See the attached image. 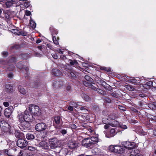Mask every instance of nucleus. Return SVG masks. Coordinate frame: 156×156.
<instances>
[{
  "label": "nucleus",
  "mask_w": 156,
  "mask_h": 156,
  "mask_svg": "<svg viewBox=\"0 0 156 156\" xmlns=\"http://www.w3.org/2000/svg\"><path fill=\"white\" fill-rule=\"evenodd\" d=\"M16 57L13 56L9 59V61H2V62L3 65L2 67L7 70H12L14 69L15 66L12 63L16 62Z\"/></svg>",
  "instance_id": "nucleus-1"
},
{
  "label": "nucleus",
  "mask_w": 156,
  "mask_h": 156,
  "mask_svg": "<svg viewBox=\"0 0 156 156\" xmlns=\"http://www.w3.org/2000/svg\"><path fill=\"white\" fill-rule=\"evenodd\" d=\"M22 116L21 115H20L18 116V117L20 124V129L23 131V130H27L29 128L30 126L29 122L30 121L22 119Z\"/></svg>",
  "instance_id": "nucleus-2"
},
{
  "label": "nucleus",
  "mask_w": 156,
  "mask_h": 156,
  "mask_svg": "<svg viewBox=\"0 0 156 156\" xmlns=\"http://www.w3.org/2000/svg\"><path fill=\"white\" fill-rule=\"evenodd\" d=\"M29 111L34 116H37L41 114V110L38 106L30 105H29Z\"/></svg>",
  "instance_id": "nucleus-3"
},
{
  "label": "nucleus",
  "mask_w": 156,
  "mask_h": 156,
  "mask_svg": "<svg viewBox=\"0 0 156 156\" xmlns=\"http://www.w3.org/2000/svg\"><path fill=\"white\" fill-rule=\"evenodd\" d=\"M20 115L22 116V119H23L24 120L32 121H33L34 119L31 112H29L27 110H26L24 112L19 114L18 116Z\"/></svg>",
  "instance_id": "nucleus-4"
},
{
  "label": "nucleus",
  "mask_w": 156,
  "mask_h": 156,
  "mask_svg": "<svg viewBox=\"0 0 156 156\" xmlns=\"http://www.w3.org/2000/svg\"><path fill=\"white\" fill-rule=\"evenodd\" d=\"M16 66L17 67L20 69L24 68L26 72V75L28 76L29 75V68L28 67L27 63L26 61H20L17 64Z\"/></svg>",
  "instance_id": "nucleus-5"
},
{
  "label": "nucleus",
  "mask_w": 156,
  "mask_h": 156,
  "mask_svg": "<svg viewBox=\"0 0 156 156\" xmlns=\"http://www.w3.org/2000/svg\"><path fill=\"white\" fill-rule=\"evenodd\" d=\"M46 124L44 122L37 124L35 126V129L37 131L41 132L45 130L47 128Z\"/></svg>",
  "instance_id": "nucleus-6"
},
{
  "label": "nucleus",
  "mask_w": 156,
  "mask_h": 156,
  "mask_svg": "<svg viewBox=\"0 0 156 156\" xmlns=\"http://www.w3.org/2000/svg\"><path fill=\"white\" fill-rule=\"evenodd\" d=\"M28 144L27 141L24 139H20L17 141V145L21 148H23L27 146Z\"/></svg>",
  "instance_id": "nucleus-7"
},
{
  "label": "nucleus",
  "mask_w": 156,
  "mask_h": 156,
  "mask_svg": "<svg viewBox=\"0 0 156 156\" xmlns=\"http://www.w3.org/2000/svg\"><path fill=\"white\" fill-rule=\"evenodd\" d=\"M89 138H85L82 141V144L83 146L87 148L93 147L92 143L90 142Z\"/></svg>",
  "instance_id": "nucleus-8"
},
{
  "label": "nucleus",
  "mask_w": 156,
  "mask_h": 156,
  "mask_svg": "<svg viewBox=\"0 0 156 156\" xmlns=\"http://www.w3.org/2000/svg\"><path fill=\"white\" fill-rule=\"evenodd\" d=\"M122 145L126 149H131L134 147L135 144L133 142L129 141H125L122 143Z\"/></svg>",
  "instance_id": "nucleus-9"
},
{
  "label": "nucleus",
  "mask_w": 156,
  "mask_h": 156,
  "mask_svg": "<svg viewBox=\"0 0 156 156\" xmlns=\"http://www.w3.org/2000/svg\"><path fill=\"white\" fill-rule=\"evenodd\" d=\"M13 108L12 107H9L5 110L4 115L7 118H10L11 114L13 112Z\"/></svg>",
  "instance_id": "nucleus-10"
},
{
  "label": "nucleus",
  "mask_w": 156,
  "mask_h": 156,
  "mask_svg": "<svg viewBox=\"0 0 156 156\" xmlns=\"http://www.w3.org/2000/svg\"><path fill=\"white\" fill-rule=\"evenodd\" d=\"M104 133L106 137L110 138L113 137L117 133V132L114 129L112 128L109 133H107L105 131H104Z\"/></svg>",
  "instance_id": "nucleus-11"
},
{
  "label": "nucleus",
  "mask_w": 156,
  "mask_h": 156,
  "mask_svg": "<svg viewBox=\"0 0 156 156\" xmlns=\"http://www.w3.org/2000/svg\"><path fill=\"white\" fill-rule=\"evenodd\" d=\"M12 32L18 35H21L26 36L27 34V32H24L21 30L20 29H18L17 28L12 29Z\"/></svg>",
  "instance_id": "nucleus-12"
},
{
  "label": "nucleus",
  "mask_w": 156,
  "mask_h": 156,
  "mask_svg": "<svg viewBox=\"0 0 156 156\" xmlns=\"http://www.w3.org/2000/svg\"><path fill=\"white\" fill-rule=\"evenodd\" d=\"M18 0H7L5 3V8H9L12 6H15Z\"/></svg>",
  "instance_id": "nucleus-13"
},
{
  "label": "nucleus",
  "mask_w": 156,
  "mask_h": 156,
  "mask_svg": "<svg viewBox=\"0 0 156 156\" xmlns=\"http://www.w3.org/2000/svg\"><path fill=\"white\" fill-rule=\"evenodd\" d=\"M84 85L86 87H89L94 90L96 91L98 90V88L95 87L93 84H95L94 83L90 82L87 81H84L83 82Z\"/></svg>",
  "instance_id": "nucleus-14"
},
{
  "label": "nucleus",
  "mask_w": 156,
  "mask_h": 156,
  "mask_svg": "<svg viewBox=\"0 0 156 156\" xmlns=\"http://www.w3.org/2000/svg\"><path fill=\"white\" fill-rule=\"evenodd\" d=\"M37 146L44 149L47 150L49 148L48 143L45 141L40 142L38 144Z\"/></svg>",
  "instance_id": "nucleus-15"
},
{
  "label": "nucleus",
  "mask_w": 156,
  "mask_h": 156,
  "mask_svg": "<svg viewBox=\"0 0 156 156\" xmlns=\"http://www.w3.org/2000/svg\"><path fill=\"white\" fill-rule=\"evenodd\" d=\"M6 125H9V124L4 120H2L0 122V126L1 127H2L3 130L5 132H8L9 130V129L6 127Z\"/></svg>",
  "instance_id": "nucleus-16"
},
{
  "label": "nucleus",
  "mask_w": 156,
  "mask_h": 156,
  "mask_svg": "<svg viewBox=\"0 0 156 156\" xmlns=\"http://www.w3.org/2000/svg\"><path fill=\"white\" fill-rule=\"evenodd\" d=\"M68 147L72 149L76 148L78 146L77 143L75 141L70 140L68 144Z\"/></svg>",
  "instance_id": "nucleus-17"
},
{
  "label": "nucleus",
  "mask_w": 156,
  "mask_h": 156,
  "mask_svg": "<svg viewBox=\"0 0 156 156\" xmlns=\"http://www.w3.org/2000/svg\"><path fill=\"white\" fill-rule=\"evenodd\" d=\"M50 146L51 149H54L58 147V144L57 140L52 139L49 142Z\"/></svg>",
  "instance_id": "nucleus-18"
},
{
  "label": "nucleus",
  "mask_w": 156,
  "mask_h": 156,
  "mask_svg": "<svg viewBox=\"0 0 156 156\" xmlns=\"http://www.w3.org/2000/svg\"><path fill=\"white\" fill-rule=\"evenodd\" d=\"M124 148L122 146L115 145V153L121 154L123 152Z\"/></svg>",
  "instance_id": "nucleus-19"
},
{
  "label": "nucleus",
  "mask_w": 156,
  "mask_h": 156,
  "mask_svg": "<svg viewBox=\"0 0 156 156\" xmlns=\"http://www.w3.org/2000/svg\"><path fill=\"white\" fill-rule=\"evenodd\" d=\"M67 74L68 76L72 79H75L76 78L77 73L74 70H70Z\"/></svg>",
  "instance_id": "nucleus-20"
},
{
  "label": "nucleus",
  "mask_w": 156,
  "mask_h": 156,
  "mask_svg": "<svg viewBox=\"0 0 156 156\" xmlns=\"http://www.w3.org/2000/svg\"><path fill=\"white\" fill-rule=\"evenodd\" d=\"M52 72L53 75L56 76H61L62 75L61 71L57 69H52Z\"/></svg>",
  "instance_id": "nucleus-21"
},
{
  "label": "nucleus",
  "mask_w": 156,
  "mask_h": 156,
  "mask_svg": "<svg viewBox=\"0 0 156 156\" xmlns=\"http://www.w3.org/2000/svg\"><path fill=\"white\" fill-rule=\"evenodd\" d=\"M50 30L51 34L52 37L55 36L54 35H57L58 33V31L53 26H51L49 28Z\"/></svg>",
  "instance_id": "nucleus-22"
},
{
  "label": "nucleus",
  "mask_w": 156,
  "mask_h": 156,
  "mask_svg": "<svg viewBox=\"0 0 156 156\" xmlns=\"http://www.w3.org/2000/svg\"><path fill=\"white\" fill-rule=\"evenodd\" d=\"M5 90L7 92L12 93L14 90L12 86L10 84H7L5 86Z\"/></svg>",
  "instance_id": "nucleus-23"
},
{
  "label": "nucleus",
  "mask_w": 156,
  "mask_h": 156,
  "mask_svg": "<svg viewBox=\"0 0 156 156\" xmlns=\"http://www.w3.org/2000/svg\"><path fill=\"white\" fill-rule=\"evenodd\" d=\"M63 82L62 81H56L53 83V86L55 88H58L62 86Z\"/></svg>",
  "instance_id": "nucleus-24"
},
{
  "label": "nucleus",
  "mask_w": 156,
  "mask_h": 156,
  "mask_svg": "<svg viewBox=\"0 0 156 156\" xmlns=\"http://www.w3.org/2000/svg\"><path fill=\"white\" fill-rule=\"evenodd\" d=\"M89 138L90 142L92 143V144L93 147L94 146V145L96 144L98 141V139L97 137L93 136L91 138Z\"/></svg>",
  "instance_id": "nucleus-25"
},
{
  "label": "nucleus",
  "mask_w": 156,
  "mask_h": 156,
  "mask_svg": "<svg viewBox=\"0 0 156 156\" xmlns=\"http://www.w3.org/2000/svg\"><path fill=\"white\" fill-rule=\"evenodd\" d=\"M119 91H116L115 92H111L110 93L111 95L116 98H119L120 95L119 94Z\"/></svg>",
  "instance_id": "nucleus-26"
},
{
  "label": "nucleus",
  "mask_w": 156,
  "mask_h": 156,
  "mask_svg": "<svg viewBox=\"0 0 156 156\" xmlns=\"http://www.w3.org/2000/svg\"><path fill=\"white\" fill-rule=\"evenodd\" d=\"M128 81L129 82L136 85L140 83V80H137L134 78H133L132 79H129Z\"/></svg>",
  "instance_id": "nucleus-27"
},
{
  "label": "nucleus",
  "mask_w": 156,
  "mask_h": 156,
  "mask_svg": "<svg viewBox=\"0 0 156 156\" xmlns=\"http://www.w3.org/2000/svg\"><path fill=\"white\" fill-rule=\"evenodd\" d=\"M138 151L137 150H133L131 152V154H130L129 156H142V155L139 153L136 152Z\"/></svg>",
  "instance_id": "nucleus-28"
},
{
  "label": "nucleus",
  "mask_w": 156,
  "mask_h": 156,
  "mask_svg": "<svg viewBox=\"0 0 156 156\" xmlns=\"http://www.w3.org/2000/svg\"><path fill=\"white\" fill-rule=\"evenodd\" d=\"M81 96L86 101H89L90 100V98L89 96L86 94L82 93L81 94Z\"/></svg>",
  "instance_id": "nucleus-29"
},
{
  "label": "nucleus",
  "mask_w": 156,
  "mask_h": 156,
  "mask_svg": "<svg viewBox=\"0 0 156 156\" xmlns=\"http://www.w3.org/2000/svg\"><path fill=\"white\" fill-rule=\"evenodd\" d=\"M54 119L55 123L57 125L60 124L62 122V119L59 116L55 117Z\"/></svg>",
  "instance_id": "nucleus-30"
},
{
  "label": "nucleus",
  "mask_w": 156,
  "mask_h": 156,
  "mask_svg": "<svg viewBox=\"0 0 156 156\" xmlns=\"http://www.w3.org/2000/svg\"><path fill=\"white\" fill-rule=\"evenodd\" d=\"M109 124L111 126L115 127L119 125V122L115 120H113L111 122H109Z\"/></svg>",
  "instance_id": "nucleus-31"
},
{
  "label": "nucleus",
  "mask_w": 156,
  "mask_h": 156,
  "mask_svg": "<svg viewBox=\"0 0 156 156\" xmlns=\"http://www.w3.org/2000/svg\"><path fill=\"white\" fill-rule=\"evenodd\" d=\"M26 137L27 140H30L34 139L35 138L34 134L30 133H27L26 135Z\"/></svg>",
  "instance_id": "nucleus-32"
},
{
  "label": "nucleus",
  "mask_w": 156,
  "mask_h": 156,
  "mask_svg": "<svg viewBox=\"0 0 156 156\" xmlns=\"http://www.w3.org/2000/svg\"><path fill=\"white\" fill-rule=\"evenodd\" d=\"M18 88L19 91L20 93L23 94H26V90L22 86L20 85L18 87Z\"/></svg>",
  "instance_id": "nucleus-33"
},
{
  "label": "nucleus",
  "mask_w": 156,
  "mask_h": 156,
  "mask_svg": "<svg viewBox=\"0 0 156 156\" xmlns=\"http://www.w3.org/2000/svg\"><path fill=\"white\" fill-rule=\"evenodd\" d=\"M68 152V150L65 148H63L61 149L59 151V153L62 154L63 155H66L67 154Z\"/></svg>",
  "instance_id": "nucleus-34"
},
{
  "label": "nucleus",
  "mask_w": 156,
  "mask_h": 156,
  "mask_svg": "<svg viewBox=\"0 0 156 156\" xmlns=\"http://www.w3.org/2000/svg\"><path fill=\"white\" fill-rule=\"evenodd\" d=\"M30 26L33 29H34L36 26V24L35 21L30 18Z\"/></svg>",
  "instance_id": "nucleus-35"
},
{
  "label": "nucleus",
  "mask_w": 156,
  "mask_h": 156,
  "mask_svg": "<svg viewBox=\"0 0 156 156\" xmlns=\"http://www.w3.org/2000/svg\"><path fill=\"white\" fill-rule=\"evenodd\" d=\"M69 105H71L73 106L74 107L77 108L78 105H80L78 104V103L74 101H71L69 103Z\"/></svg>",
  "instance_id": "nucleus-36"
},
{
  "label": "nucleus",
  "mask_w": 156,
  "mask_h": 156,
  "mask_svg": "<svg viewBox=\"0 0 156 156\" xmlns=\"http://www.w3.org/2000/svg\"><path fill=\"white\" fill-rule=\"evenodd\" d=\"M47 132H43L41 133V138H42L43 140H46L47 137Z\"/></svg>",
  "instance_id": "nucleus-37"
},
{
  "label": "nucleus",
  "mask_w": 156,
  "mask_h": 156,
  "mask_svg": "<svg viewBox=\"0 0 156 156\" xmlns=\"http://www.w3.org/2000/svg\"><path fill=\"white\" fill-rule=\"evenodd\" d=\"M30 57V55L27 53H24L21 55V57L22 59H27Z\"/></svg>",
  "instance_id": "nucleus-38"
},
{
  "label": "nucleus",
  "mask_w": 156,
  "mask_h": 156,
  "mask_svg": "<svg viewBox=\"0 0 156 156\" xmlns=\"http://www.w3.org/2000/svg\"><path fill=\"white\" fill-rule=\"evenodd\" d=\"M126 88L129 91H134L135 90L133 86L129 85H127Z\"/></svg>",
  "instance_id": "nucleus-39"
},
{
  "label": "nucleus",
  "mask_w": 156,
  "mask_h": 156,
  "mask_svg": "<svg viewBox=\"0 0 156 156\" xmlns=\"http://www.w3.org/2000/svg\"><path fill=\"white\" fill-rule=\"evenodd\" d=\"M103 87L105 89L109 91L111 90L112 89V87L107 83L105 85V86H104Z\"/></svg>",
  "instance_id": "nucleus-40"
},
{
  "label": "nucleus",
  "mask_w": 156,
  "mask_h": 156,
  "mask_svg": "<svg viewBox=\"0 0 156 156\" xmlns=\"http://www.w3.org/2000/svg\"><path fill=\"white\" fill-rule=\"evenodd\" d=\"M100 68L101 70H104L108 72H110L111 70L110 68L104 66H101Z\"/></svg>",
  "instance_id": "nucleus-41"
},
{
  "label": "nucleus",
  "mask_w": 156,
  "mask_h": 156,
  "mask_svg": "<svg viewBox=\"0 0 156 156\" xmlns=\"http://www.w3.org/2000/svg\"><path fill=\"white\" fill-rule=\"evenodd\" d=\"M15 136L17 138H20L21 136V134L20 133L19 131L16 130L15 131Z\"/></svg>",
  "instance_id": "nucleus-42"
},
{
  "label": "nucleus",
  "mask_w": 156,
  "mask_h": 156,
  "mask_svg": "<svg viewBox=\"0 0 156 156\" xmlns=\"http://www.w3.org/2000/svg\"><path fill=\"white\" fill-rule=\"evenodd\" d=\"M97 91L98 93L99 94L102 95H106V92L103 90H102L98 88V90H96Z\"/></svg>",
  "instance_id": "nucleus-43"
},
{
  "label": "nucleus",
  "mask_w": 156,
  "mask_h": 156,
  "mask_svg": "<svg viewBox=\"0 0 156 156\" xmlns=\"http://www.w3.org/2000/svg\"><path fill=\"white\" fill-rule=\"evenodd\" d=\"M69 64L71 65H73L75 64H78V62L76 60H72L70 59L69 60Z\"/></svg>",
  "instance_id": "nucleus-44"
},
{
  "label": "nucleus",
  "mask_w": 156,
  "mask_h": 156,
  "mask_svg": "<svg viewBox=\"0 0 156 156\" xmlns=\"http://www.w3.org/2000/svg\"><path fill=\"white\" fill-rule=\"evenodd\" d=\"M84 78L86 80L89 82H92L94 80L93 79L88 75H86Z\"/></svg>",
  "instance_id": "nucleus-45"
},
{
  "label": "nucleus",
  "mask_w": 156,
  "mask_h": 156,
  "mask_svg": "<svg viewBox=\"0 0 156 156\" xmlns=\"http://www.w3.org/2000/svg\"><path fill=\"white\" fill-rule=\"evenodd\" d=\"M99 84L101 85L102 86H105V85L106 84V83L102 80H99L98 82Z\"/></svg>",
  "instance_id": "nucleus-46"
},
{
  "label": "nucleus",
  "mask_w": 156,
  "mask_h": 156,
  "mask_svg": "<svg viewBox=\"0 0 156 156\" xmlns=\"http://www.w3.org/2000/svg\"><path fill=\"white\" fill-rule=\"evenodd\" d=\"M20 46L19 45L17 44H15L14 45L10 47V49L13 50V49H18Z\"/></svg>",
  "instance_id": "nucleus-47"
},
{
  "label": "nucleus",
  "mask_w": 156,
  "mask_h": 156,
  "mask_svg": "<svg viewBox=\"0 0 156 156\" xmlns=\"http://www.w3.org/2000/svg\"><path fill=\"white\" fill-rule=\"evenodd\" d=\"M115 146L110 145L109 147V150L111 152H113L115 153Z\"/></svg>",
  "instance_id": "nucleus-48"
},
{
  "label": "nucleus",
  "mask_w": 156,
  "mask_h": 156,
  "mask_svg": "<svg viewBox=\"0 0 156 156\" xmlns=\"http://www.w3.org/2000/svg\"><path fill=\"white\" fill-rule=\"evenodd\" d=\"M103 99L106 102L108 103H110L111 102V100L108 97H104Z\"/></svg>",
  "instance_id": "nucleus-49"
},
{
  "label": "nucleus",
  "mask_w": 156,
  "mask_h": 156,
  "mask_svg": "<svg viewBox=\"0 0 156 156\" xmlns=\"http://www.w3.org/2000/svg\"><path fill=\"white\" fill-rule=\"evenodd\" d=\"M118 108L120 110L122 111H124L126 110V108L121 105H118Z\"/></svg>",
  "instance_id": "nucleus-50"
},
{
  "label": "nucleus",
  "mask_w": 156,
  "mask_h": 156,
  "mask_svg": "<svg viewBox=\"0 0 156 156\" xmlns=\"http://www.w3.org/2000/svg\"><path fill=\"white\" fill-rule=\"evenodd\" d=\"M25 2L24 3V6L26 8H28V7L30 5V2L28 1L27 0H26Z\"/></svg>",
  "instance_id": "nucleus-51"
},
{
  "label": "nucleus",
  "mask_w": 156,
  "mask_h": 156,
  "mask_svg": "<svg viewBox=\"0 0 156 156\" xmlns=\"http://www.w3.org/2000/svg\"><path fill=\"white\" fill-rule=\"evenodd\" d=\"M28 150L31 151H34L36 149L35 147L31 146H28Z\"/></svg>",
  "instance_id": "nucleus-52"
},
{
  "label": "nucleus",
  "mask_w": 156,
  "mask_h": 156,
  "mask_svg": "<svg viewBox=\"0 0 156 156\" xmlns=\"http://www.w3.org/2000/svg\"><path fill=\"white\" fill-rule=\"evenodd\" d=\"M52 39L53 42L55 44L57 45L58 44V42L56 40L55 36L52 37Z\"/></svg>",
  "instance_id": "nucleus-53"
},
{
  "label": "nucleus",
  "mask_w": 156,
  "mask_h": 156,
  "mask_svg": "<svg viewBox=\"0 0 156 156\" xmlns=\"http://www.w3.org/2000/svg\"><path fill=\"white\" fill-rule=\"evenodd\" d=\"M60 132L63 135H64L67 133V130L65 129H62L60 131Z\"/></svg>",
  "instance_id": "nucleus-54"
},
{
  "label": "nucleus",
  "mask_w": 156,
  "mask_h": 156,
  "mask_svg": "<svg viewBox=\"0 0 156 156\" xmlns=\"http://www.w3.org/2000/svg\"><path fill=\"white\" fill-rule=\"evenodd\" d=\"M119 127L124 129H125L127 128V127L126 125L121 124L119 126Z\"/></svg>",
  "instance_id": "nucleus-55"
},
{
  "label": "nucleus",
  "mask_w": 156,
  "mask_h": 156,
  "mask_svg": "<svg viewBox=\"0 0 156 156\" xmlns=\"http://www.w3.org/2000/svg\"><path fill=\"white\" fill-rule=\"evenodd\" d=\"M148 107L150 109H154L155 108H154V105L152 104H149L148 105Z\"/></svg>",
  "instance_id": "nucleus-56"
},
{
  "label": "nucleus",
  "mask_w": 156,
  "mask_h": 156,
  "mask_svg": "<svg viewBox=\"0 0 156 156\" xmlns=\"http://www.w3.org/2000/svg\"><path fill=\"white\" fill-rule=\"evenodd\" d=\"M93 109L96 111H98L99 110V108L98 106L96 105H94L93 106Z\"/></svg>",
  "instance_id": "nucleus-57"
},
{
  "label": "nucleus",
  "mask_w": 156,
  "mask_h": 156,
  "mask_svg": "<svg viewBox=\"0 0 156 156\" xmlns=\"http://www.w3.org/2000/svg\"><path fill=\"white\" fill-rule=\"evenodd\" d=\"M3 105L5 107H8L9 106V103L8 102H4L3 103Z\"/></svg>",
  "instance_id": "nucleus-58"
},
{
  "label": "nucleus",
  "mask_w": 156,
  "mask_h": 156,
  "mask_svg": "<svg viewBox=\"0 0 156 156\" xmlns=\"http://www.w3.org/2000/svg\"><path fill=\"white\" fill-rule=\"evenodd\" d=\"M13 76V73L11 72H10L8 74V76L9 78L11 79L12 78Z\"/></svg>",
  "instance_id": "nucleus-59"
},
{
  "label": "nucleus",
  "mask_w": 156,
  "mask_h": 156,
  "mask_svg": "<svg viewBox=\"0 0 156 156\" xmlns=\"http://www.w3.org/2000/svg\"><path fill=\"white\" fill-rule=\"evenodd\" d=\"M8 54V53L6 51H4L2 52V55H3V57H6Z\"/></svg>",
  "instance_id": "nucleus-60"
},
{
  "label": "nucleus",
  "mask_w": 156,
  "mask_h": 156,
  "mask_svg": "<svg viewBox=\"0 0 156 156\" xmlns=\"http://www.w3.org/2000/svg\"><path fill=\"white\" fill-rule=\"evenodd\" d=\"M153 82L151 81H148L147 82V85L149 87H151L152 85Z\"/></svg>",
  "instance_id": "nucleus-61"
},
{
  "label": "nucleus",
  "mask_w": 156,
  "mask_h": 156,
  "mask_svg": "<svg viewBox=\"0 0 156 156\" xmlns=\"http://www.w3.org/2000/svg\"><path fill=\"white\" fill-rule=\"evenodd\" d=\"M105 124V125L104 126V128L105 129H107L109 127V126H110V125L109 124V122L108 123V124L107 123L106 124Z\"/></svg>",
  "instance_id": "nucleus-62"
},
{
  "label": "nucleus",
  "mask_w": 156,
  "mask_h": 156,
  "mask_svg": "<svg viewBox=\"0 0 156 156\" xmlns=\"http://www.w3.org/2000/svg\"><path fill=\"white\" fill-rule=\"evenodd\" d=\"M108 120L106 118H103L102 119V122L104 124H106L108 123V122H106V121Z\"/></svg>",
  "instance_id": "nucleus-63"
},
{
  "label": "nucleus",
  "mask_w": 156,
  "mask_h": 156,
  "mask_svg": "<svg viewBox=\"0 0 156 156\" xmlns=\"http://www.w3.org/2000/svg\"><path fill=\"white\" fill-rule=\"evenodd\" d=\"M31 12L29 11H27L25 12V14L27 16H29L30 15Z\"/></svg>",
  "instance_id": "nucleus-64"
}]
</instances>
